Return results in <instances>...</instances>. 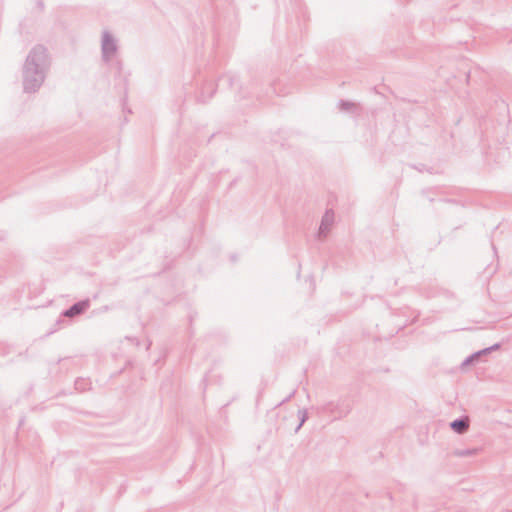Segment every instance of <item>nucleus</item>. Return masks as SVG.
I'll use <instances>...</instances> for the list:
<instances>
[{
	"label": "nucleus",
	"mask_w": 512,
	"mask_h": 512,
	"mask_svg": "<svg viewBox=\"0 0 512 512\" xmlns=\"http://www.w3.org/2000/svg\"><path fill=\"white\" fill-rule=\"evenodd\" d=\"M87 305L88 304L86 302L77 303L74 306H72L69 310H67L65 312V315L68 317L75 316V315L81 313L82 311H84L86 309Z\"/></svg>",
	"instance_id": "obj_1"
},
{
	"label": "nucleus",
	"mask_w": 512,
	"mask_h": 512,
	"mask_svg": "<svg viewBox=\"0 0 512 512\" xmlns=\"http://www.w3.org/2000/svg\"><path fill=\"white\" fill-rule=\"evenodd\" d=\"M451 427L454 431L463 433L468 428V419L454 421Z\"/></svg>",
	"instance_id": "obj_2"
},
{
	"label": "nucleus",
	"mask_w": 512,
	"mask_h": 512,
	"mask_svg": "<svg viewBox=\"0 0 512 512\" xmlns=\"http://www.w3.org/2000/svg\"><path fill=\"white\" fill-rule=\"evenodd\" d=\"M324 221L327 222V223H331L333 221V215L332 214H329L327 213L324 217Z\"/></svg>",
	"instance_id": "obj_3"
}]
</instances>
